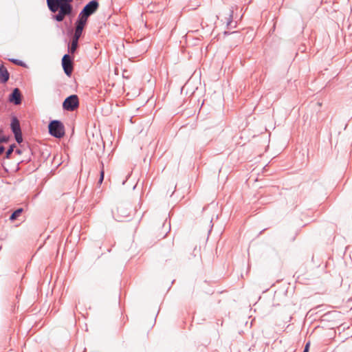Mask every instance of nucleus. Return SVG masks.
I'll use <instances>...</instances> for the list:
<instances>
[{
  "mask_svg": "<svg viewBox=\"0 0 352 352\" xmlns=\"http://www.w3.org/2000/svg\"><path fill=\"white\" fill-rule=\"evenodd\" d=\"M62 66L67 76H70L73 72V63L70 56L65 54L62 58Z\"/></svg>",
  "mask_w": 352,
  "mask_h": 352,
  "instance_id": "423d86ee",
  "label": "nucleus"
},
{
  "mask_svg": "<svg viewBox=\"0 0 352 352\" xmlns=\"http://www.w3.org/2000/svg\"><path fill=\"white\" fill-rule=\"evenodd\" d=\"M87 23V20L81 18L78 16V19L76 22V28L75 31L78 32L82 33L83 29L86 26V24Z\"/></svg>",
  "mask_w": 352,
  "mask_h": 352,
  "instance_id": "6e6552de",
  "label": "nucleus"
},
{
  "mask_svg": "<svg viewBox=\"0 0 352 352\" xmlns=\"http://www.w3.org/2000/svg\"><path fill=\"white\" fill-rule=\"evenodd\" d=\"M8 141V138L6 137L3 135V131L0 130V143L7 142Z\"/></svg>",
  "mask_w": 352,
  "mask_h": 352,
  "instance_id": "ddd939ff",
  "label": "nucleus"
},
{
  "mask_svg": "<svg viewBox=\"0 0 352 352\" xmlns=\"http://www.w3.org/2000/svg\"><path fill=\"white\" fill-rule=\"evenodd\" d=\"M5 148L3 146H0V155L1 153H3V152L4 151Z\"/></svg>",
  "mask_w": 352,
  "mask_h": 352,
  "instance_id": "a211bd4d",
  "label": "nucleus"
},
{
  "mask_svg": "<svg viewBox=\"0 0 352 352\" xmlns=\"http://www.w3.org/2000/svg\"><path fill=\"white\" fill-rule=\"evenodd\" d=\"M98 7L99 3L96 0H92L83 8L78 16L88 20L89 16L96 12Z\"/></svg>",
  "mask_w": 352,
  "mask_h": 352,
  "instance_id": "7ed1b4c3",
  "label": "nucleus"
},
{
  "mask_svg": "<svg viewBox=\"0 0 352 352\" xmlns=\"http://www.w3.org/2000/svg\"><path fill=\"white\" fill-rule=\"evenodd\" d=\"M104 169L102 168L101 171H100V179H99V182H98L99 184H102V181L104 179Z\"/></svg>",
  "mask_w": 352,
  "mask_h": 352,
  "instance_id": "2eb2a0df",
  "label": "nucleus"
},
{
  "mask_svg": "<svg viewBox=\"0 0 352 352\" xmlns=\"http://www.w3.org/2000/svg\"><path fill=\"white\" fill-rule=\"evenodd\" d=\"M14 145H11L10 146V148L6 151V158L9 159L10 157V155L14 151Z\"/></svg>",
  "mask_w": 352,
  "mask_h": 352,
  "instance_id": "f8f14e48",
  "label": "nucleus"
},
{
  "mask_svg": "<svg viewBox=\"0 0 352 352\" xmlns=\"http://www.w3.org/2000/svg\"><path fill=\"white\" fill-rule=\"evenodd\" d=\"M50 133L57 138H61L65 135V127L63 123L58 120H53L49 124Z\"/></svg>",
  "mask_w": 352,
  "mask_h": 352,
  "instance_id": "f03ea898",
  "label": "nucleus"
},
{
  "mask_svg": "<svg viewBox=\"0 0 352 352\" xmlns=\"http://www.w3.org/2000/svg\"><path fill=\"white\" fill-rule=\"evenodd\" d=\"M10 101L15 104H19L21 102V95L19 89L15 88L10 96Z\"/></svg>",
  "mask_w": 352,
  "mask_h": 352,
  "instance_id": "0eeeda50",
  "label": "nucleus"
},
{
  "mask_svg": "<svg viewBox=\"0 0 352 352\" xmlns=\"http://www.w3.org/2000/svg\"><path fill=\"white\" fill-rule=\"evenodd\" d=\"M81 35H82V33L74 31V34L73 36L72 40L78 41Z\"/></svg>",
  "mask_w": 352,
  "mask_h": 352,
  "instance_id": "4468645a",
  "label": "nucleus"
},
{
  "mask_svg": "<svg viewBox=\"0 0 352 352\" xmlns=\"http://www.w3.org/2000/svg\"><path fill=\"white\" fill-rule=\"evenodd\" d=\"M79 100L76 95L67 97L63 103V107L67 111H74L78 107Z\"/></svg>",
  "mask_w": 352,
  "mask_h": 352,
  "instance_id": "20e7f679",
  "label": "nucleus"
},
{
  "mask_svg": "<svg viewBox=\"0 0 352 352\" xmlns=\"http://www.w3.org/2000/svg\"><path fill=\"white\" fill-rule=\"evenodd\" d=\"M310 342H307L305 345V349L303 352H308L309 349Z\"/></svg>",
  "mask_w": 352,
  "mask_h": 352,
  "instance_id": "f3484780",
  "label": "nucleus"
},
{
  "mask_svg": "<svg viewBox=\"0 0 352 352\" xmlns=\"http://www.w3.org/2000/svg\"><path fill=\"white\" fill-rule=\"evenodd\" d=\"M78 41L72 40L71 45L69 47V52L71 54H74L78 47Z\"/></svg>",
  "mask_w": 352,
  "mask_h": 352,
  "instance_id": "9b49d317",
  "label": "nucleus"
},
{
  "mask_svg": "<svg viewBox=\"0 0 352 352\" xmlns=\"http://www.w3.org/2000/svg\"><path fill=\"white\" fill-rule=\"evenodd\" d=\"M16 152H17V153H19V154L21 153L19 150H17V151H16Z\"/></svg>",
  "mask_w": 352,
  "mask_h": 352,
  "instance_id": "6ab92c4d",
  "label": "nucleus"
},
{
  "mask_svg": "<svg viewBox=\"0 0 352 352\" xmlns=\"http://www.w3.org/2000/svg\"><path fill=\"white\" fill-rule=\"evenodd\" d=\"M9 76L7 69L3 65H0V82H6L9 79Z\"/></svg>",
  "mask_w": 352,
  "mask_h": 352,
  "instance_id": "1a4fd4ad",
  "label": "nucleus"
},
{
  "mask_svg": "<svg viewBox=\"0 0 352 352\" xmlns=\"http://www.w3.org/2000/svg\"><path fill=\"white\" fill-rule=\"evenodd\" d=\"M49 10L53 12H58L54 19L58 21H63L65 16H70L73 13V0H46Z\"/></svg>",
  "mask_w": 352,
  "mask_h": 352,
  "instance_id": "f257e3e1",
  "label": "nucleus"
},
{
  "mask_svg": "<svg viewBox=\"0 0 352 352\" xmlns=\"http://www.w3.org/2000/svg\"><path fill=\"white\" fill-rule=\"evenodd\" d=\"M11 129L14 134L16 141L21 143L23 141L22 133L21 131L19 121L16 118H13L11 122Z\"/></svg>",
  "mask_w": 352,
  "mask_h": 352,
  "instance_id": "39448f33",
  "label": "nucleus"
},
{
  "mask_svg": "<svg viewBox=\"0 0 352 352\" xmlns=\"http://www.w3.org/2000/svg\"><path fill=\"white\" fill-rule=\"evenodd\" d=\"M23 209L19 208L16 210H15L10 216V219L11 221L16 220L22 213Z\"/></svg>",
  "mask_w": 352,
  "mask_h": 352,
  "instance_id": "9d476101",
  "label": "nucleus"
},
{
  "mask_svg": "<svg viewBox=\"0 0 352 352\" xmlns=\"http://www.w3.org/2000/svg\"><path fill=\"white\" fill-rule=\"evenodd\" d=\"M10 60L18 65H21V66L23 65V63L21 60H19L16 59H10Z\"/></svg>",
  "mask_w": 352,
  "mask_h": 352,
  "instance_id": "dca6fc26",
  "label": "nucleus"
}]
</instances>
